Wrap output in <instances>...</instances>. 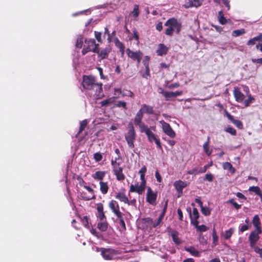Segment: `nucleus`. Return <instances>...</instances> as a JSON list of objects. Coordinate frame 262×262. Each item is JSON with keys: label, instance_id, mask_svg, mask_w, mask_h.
Listing matches in <instances>:
<instances>
[{"label": "nucleus", "instance_id": "1", "mask_svg": "<svg viewBox=\"0 0 262 262\" xmlns=\"http://www.w3.org/2000/svg\"><path fill=\"white\" fill-rule=\"evenodd\" d=\"M82 84L84 89L93 91L96 99H100L104 96L102 83L97 82L93 76H83Z\"/></svg>", "mask_w": 262, "mask_h": 262}, {"label": "nucleus", "instance_id": "2", "mask_svg": "<svg viewBox=\"0 0 262 262\" xmlns=\"http://www.w3.org/2000/svg\"><path fill=\"white\" fill-rule=\"evenodd\" d=\"M127 132L125 134V139L128 146L130 148L135 147L134 142L136 140V134L134 125L132 123H129L127 127Z\"/></svg>", "mask_w": 262, "mask_h": 262}, {"label": "nucleus", "instance_id": "3", "mask_svg": "<svg viewBox=\"0 0 262 262\" xmlns=\"http://www.w3.org/2000/svg\"><path fill=\"white\" fill-rule=\"evenodd\" d=\"M96 251L100 252L102 257L107 260L116 258L118 255V251L112 248L96 247Z\"/></svg>", "mask_w": 262, "mask_h": 262}, {"label": "nucleus", "instance_id": "4", "mask_svg": "<svg viewBox=\"0 0 262 262\" xmlns=\"http://www.w3.org/2000/svg\"><path fill=\"white\" fill-rule=\"evenodd\" d=\"M159 123L161 124L163 132L166 135L171 138H174L176 137V134L175 132L168 123L165 122L164 120H160Z\"/></svg>", "mask_w": 262, "mask_h": 262}, {"label": "nucleus", "instance_id": "5", "mask_svg": "<svg viewBox=\"0 0 262 262\" xmlns=\"http://www.w3.org/2000/svg\"><path fill=\"white\" fill-rule=\"evenodd\" d=\"M261 232L262 230H254L250 233L248 237L250 247H254V246L259 239V234Z\"/></svg>", "mask_w": 262, "mask_h": 262}, {"label": "nucleus", "instance_id": "6", "mask_svg": "<svg viewBox=\"0 0 262 262\" xmlns=\"http://www.w3.org/2000/svg\"><path fill=\"white\" fill-rule=\"evenodd\" d=\"M147 137L149 142L152 143L155 142L156 144L157 148L159 149H162V145L161 144L160 140L157 135L154 134L151 130H149L147 134H145Z\"/></svg>", "mask_w": 262, "mask_h": 262}, {"label": "nucleus", "instance_id": "7", "mask_svg": "<svg viewBox=\"0 0 262 262\" xmlns=\"http://www.w3.org/2000/svg\"><path fill=\"white\" fill-rule=\"evenodd\" d=\"M165 26L171 28L174 31H176L177 33H179L181 29V25L178 23L177 20L174 18L169 19L165 23Z\"/></svg>", "mask_w": 262, "mask_h": 262}, {"label": "nucleus", "instance_id": "8", "mask_svg": "<svg viewBox=\"0 0 262 262\" xmlns=\"http://www.w3.org/2000/svg\"><path fill=\"white\" fill-rule=\"evenodd\" d=\"M98 46V45H96V46L94 47L93 52L98 53L99 57L101 59L107 58L111 51V48L107 47L99 51Z\"/></svg>", "mask_w": 262, "mask_h": 262}, {"label": "nucleus", "instance_id": "9", "mask_svg": "<svg viewBox=\"0 0 262 262\" xmlns=\"http://www.w3.org/2000/svg\"><path fill=\"white\" fill-rule=\"evenodd\" d=\"M157 196V193L152 191L150 187H148L146 197V201L152 205H155L156 204Z\"/></svg>", "mask_w": 262, "mask_h": 262}, {"label": "nucleus", "instance_id": "10", "mask_svg": "<svg viewBox=\"0 0 262 262\" xmlns=\"http://www.w3.org/2000/svg\"><path fill=\"white\" fill-rule=\"evenodd\" d=\"M145 187L143 185H142L141 183L139 184L138 182H137L135 184L130 185L129 192H137L139 194H142L145 191Z\"/></svg>", "mask_w": 262, "mask_h": 262}, {"label": "nucleus", "instance_id": "11", "mask_svg": "<svg viewBox=\"0 0 262 262\" xmlns=\"http://www.w3.org/2000/svg\"><path fill=\"white\" fill-rule=\"evenodd\" d=\"M108 206L111 211L116 216H120L122 213L120 211V207L118 202L115 200H111L108 203Z\"/></svg>", "mask_w": 262, "mask_h": 262}, {"label": "nucleus", "instance_id": "12", "mask_svg": "<svg viewBox=\"0 0 262 262\" xmlns=\"http://www.w3.org/2000/svg\"><path fill=\"white\" fill-rule=\"evenodd\" d=\"M85 42L86 44H88V46L85 47L84 46L83 50H82V53L83 55H85L90 51H93V49L94 47L96 46L94 39H86Z\"/></svg>", "mask_w": 262, "mask_h": 262}, {"label": "nucleus", "instance_id": "13", "mask_svg": "<svg viewBox=\"0 0 262 262\" xmlns=\"http://www.w3.org/2000/svg\"><path fill=\"white\" fill-rule=\"evenodd\" d=\"M187 183L186 181L178 180L174 182L173 186L178 193V197L180 196L183 193V189L187 186Z\"/></svg>", "mask_w": 262, "mask_h": 262}, {"label": "nucleus", "instance_id": "14", "mask_svg": "<svg viewBox=\"0 0 262 262\" xmlns=\"http://www.w3.org/2000/svg\"><path fill=\"white\" fill-rule=\"evenodd\" d=\"M204 0H185L184 7L186 8L198 7L200 6Z\"/></svg>", "mask_w": 262, "mask_h": 262}, {"label": "nucleus", "instance_id": "15", "mask_svg": "<svg viewBox=\"0 0 262 262\" xmlns=\"http://www.w3.org/2000/svg\"><path fill=\"white\" fill-rule=\"evenodd\" d=\"M168 232L170 236L172 237L173 242L176 245H179L181 243L182 241L181 239L179 237V232L175 230L171 229L170 228H168Z\"/></svg>", "mask_w": 262, "mask_h": 262}, {"label": "nucleus", "instance_id": "16", "mask_svg": "<svg viewBox=\"0 0 262 262\" xmlns=\"http://www.w3.org/2000/svg\"><path fill=\"white\" fill-rule=\"evenodd\" d=\"M165 97L166 100H168L170 98H174L178 96H180L183 94L182 91H176L175 92H167V91H163L161 93Z\"/></svg>", "mask_w": 262, "mask_h": 262}, {"label": "nucleus", "instance_id": "17", "mask_svg": "<svg viewBox=\"0 0 262 262\" xmlns=\"http://www.w3.org/2000/svg\"><path fill=\"white\" fill-rule=\"evenodd\" d=\"M233 94L235 100L238 102H242L245 98L244 95L241 92L239 89L238 88H234L233 91Z\"/></svg>", "mask_w": 262, "mask_h": 262}, {"label": "nucleus", "instance_id": "18", "mask_svg": "<svg viewBox=\"0 0 262 262\" xmlns=\"http://www.w3.org/2000/svg\"><path fill=\"white\" fill-rule=\"evenodd\" d=\"M196 229V232L200 234H202L203 232L207 231L209 229L208 227L204 225H199V221H194L193 224H192Z\"/></svg>", "mask_w": 262, "mask_h": 262}, {"label": "nucleus", "instance_id": "19", "mask_svg": "<svg viewBox=\"0 0 262 262\" xmlns=\"http://www.w3.org/2000/svg\"><path fill=\"white\" fill-rule=\"evenodd\" d=\"M113 171L118 181H122L125 179L123 173V168L121 167L113 169Z\"/></svg>", "mask_w": 262, "mask_h": 262}, {"label": "nucleus", "instance_id": "20", "mask_svg": "<svg viewBox=\"0 0 262 262\" xmlns=\"http://www.w3.org/2000/svg\"><path fill=\"white\" fill-rule=\"evenodd\" d=\"M168 50V48L163 43H160L156 51V53L159 56H163L167 54Z\"/></svg>", "mask_w": 262, "mask_h": 262}, {"label": "nucleus", "instance_id": "21", "mask_svg": "<svg viewBox=\"0 0 262 262\" xmlns=\"http://www.w3.org/2000/svg\"><path fill=\"white\" fill-rule=\"evenodd\" d=\"M126 53L128 56L134 60H136V58H139V56L142 54L140 51L134 52L129 49H126Z\"/></svg>", "mask_w": 262, "mask_h": 262}, {"label": "nucleus", "instance_id": "22", "mask_svg": "<svg viewBox=\"0 0 262 262\" xmlns=\"http://www.w3.org/2000/svg\"><path fill=\"white\" fill-rule=\"evenodd\" d=\"M189 215L190 217L191 224H193L194 221H198V219H199V213L196 208H193L192 213L191 212V211L190 210Z\"/></svg>", "mask_w": 262, "mask_h": 262}, {"label": "nucleus", "instance_id": "23", "mask_svg": "<svg viewBox=\"0 0 262 262\" xmlns=\"http://www.w3.org/2000/svg\"><path fill=\"white\" fill-rule=\"evenodd\" d=\"M115 198L125 204L126 202H127L128 198L126 196L124 191H123L116 193Z\"/></svg>", "mask_w": 262, "mask_h": 262}, {"label": "nucleus", "instance_id": "24", "mask_svg": "<svg viewBox=\"0 0 262 262\" xmlns=\"http://www.w3.org/2000/svg\"><path fill=\"white\" fill-rule=\"evenodd\" d=\"M252 223L253 226L255 227L256 230H261V223L260 222L259 217L258 215H255L253 218Z\"/></svg>", "mask_w": 262, "mask_h": 262}, {"label": "nucleus", "instance_id": "25", "mask_svg": "<svg viewBox=\"0 0 262 262\" xmlns=\"http://www.w3.org/2000/svg\"><path fill=\"white\" fill-rule=\"evenodd\" d=\"M136 126L139 127V130L141 133H145L146 134L151 130L143 122L137 124Z\"/></svg>", "mask_w": 262, "mask_h": 262}, {"label": "nucleus", "instance_id": "26", "mask_svg": "<svg viewBox=\"0 0 262 262\" xmlns=\"http://www.w3.org/2000/svg\"><path fill=\"white\" fill-rule=\"evenodd\" d=\"M105 175V172L104 171H97L92 174V177L97 180L102 181Z\"/></svg>", "mask_w": 262, "mask_h": 262}, {"label": "nucleus", "instance_id": "27", "mask_svg": "<svg viewBox=\"0 0 262 262\" xmlns=\"http://www.w3.org/2000/svg\"><path fill=\"white\" fill-rule=\"evenodd\" d=\"M97 228L101 231H105L108 228V223L106 220L100 221L97 224Z\"/></svg>", "mask_w": 262, "mask_h": 262}, {"label": "nucleus", "instance_id": "28", "mask_svg": "<svg viewBox=\"0 0 262 262\" xmlns=\"http://www.w3.org/2000/svg\"><path fill=\"white\" fill-rule=\"evenodd\" d=\"M143 116V113L140 110H139L137 112V113L136 115L135 118H134V123H135V125H136L137 124H138L142 122Z\"/></svg>", "mask_w": 262, "mask_h": 262}, {"label": "nucleus", "instance_id": "29", "mask_svg": "<svg viewBox=\"0 0 262 262\" xmlns=\"http://www.w3.org/2000/svg\"><path fill=\"white\" fill-rule=\"evenodd\" d=\"M223 168L225 170H228L231 173L233 174L235 172V169L233 167L231 164L229 162H225L223 164Z\"/></svg>", "mask_w": 262, "mask_h": 262}, {"label": "nucleus", "instance_id": "30", "mask_svg": "<svg viewBox=\"0 0 262 262\" xmlns=\"http://www.w3.org/2000/svg\"><path fill=\"white\" fill-rule=\"evenodd\" d=\"M140 110L143 113V114L146 113L150 114L153 113L152 107L145 104L142 105L141 108Z\"/></svg>", "mask_w": 262, "mask_h": 262}, {"label": "nucleus", "instance_id": "31", "mask_svg": "<svg viewBox=\"0 0 262 262\" xmlns=\"http://www.w3.org/2000/svg\"><path fill=\"white\" fill-rule=\"evenodd\" d=\"M209 137L207 138V140L204 143L203 147L205 152L208 156H210L212 150L209 149Z\"/></svg>", "mask_w": 262, "mask_h": 262}, {"label": "nucleus", "instance_id": "32", "mask_svg": "<svg viewBox=\"0 0 262 262\" xmlns=\"http://www.w3.org/2000/svg\"><path fill=\"white\" fill-rule=\"evenodd\" d=\"M249 191L254 192L255 194L259 196L262 199V193L260 188L258 186H251L249 188Z\"/></svg>", "mask_w": 262, "mask_h": 262}, {"label": "nucleus", "instance_id": "33", "mask_svg": "<svg viewBox=\"0 0 262 262\" xmlns=\"http://www.w3.org/2000/svg\"><path fill=\"white\" fill-rule=\"evenodd\" d=\"M100 189L102 194L107 193L108 189L107 183L102 181L100 182Z\"/></svg>", "mask_w": 262, "mask_h": 262}, {"label": "nucleus", "instance_id": "34", "mask_svg": "<svg viewBox=\"0 0 262 262\" xmlns=\"http://www.w3.org/2000/svg\"><path fill=\"white\" fill-rule=\"evenodd\" d=\"M186 250L195 257H198L200 255V252L193 247L187 248L186 249Z\"/></svg>", "mask_w": 262, "mask_h": 262}, {"label": "nucleus", "instance_id": "35", "mask_svg": "<svg viewBox=\"0 0 262 262\" xmlns=\"http://www.w3.org/2000/svg\"><path fill=\"white\" fill-rule=\"evenodd\" d=\"M246 33V31L244 29H241L239 30H234L232 33V36L233 37H238Z\"/></svg>", "mask_w": 262, "mask_h": 262}, {"label": "nucleus", "instance_id": "36", "mask_svg": "<svg viewBox=\"0 0 262 262\" xmlns=\"http://www.w3.org/2000/svg\"><path fill=\"white\" fill-rule=\"evenodd\" d=\"M234 231V228H230L229 229L225 231L224 234V238L226 239H229Z\"/></svg>", "mask_w": 262, "mask_h": 262}, {"label": "nucleus", "instance_id": "37", "mask_svg": "<svg viewBox=\"0 0 262 262\" xmlns=\"http://www.w3.org/2000/svg\"><path fill=\"white\" fill-rule=\"evenodd\" d=\"M88 124V122L86 119H85L84 120H82L80 122V127L78 130V132L77 134H79L80 133H81L84 128L86 127Z\"/></svg>", "mask_w": 262, "mask_h": 262}, {"label": "nucleus", "instance_id": "38", "mask_svg": "<svg viewBox=\"0 0 262 262\" xmlns=\"http://www.w3.org/2000/svg\"><path fill=\"white\" fill-rule=\"evenodd\" d=\"M261 37V35H259L258 36H257L256 37H253V38L250 39L248 42L247 45L248 46H252L254 45L255 43V42L256 41H258L260 40V39Z\"/></svg>", "mask_w": 262, "mask_h": 262}, {"label": "nucleus", "instance_id": "39", "mask_svg": "<svg viewBox=\"0 0 262 262\" xmlns=\"http://www.w3.org/2000/svg\"><path fill=\"white\" fill-rule=\"evenodd\" d=\"M131 14L133 15L135 18H136L138 16L139 14V9L138 5H134V9L132 11Z\"/></svg>", "mask_w": 262, "mask_h": 262}, {"label": "nucleus", "instance_id": "40", "mask_svg": "<svg viewBox=\"0 0 262 262\" xmlns=\"http://www.w3.org/2000/svg\"><path fill=\"white\" fill-rule=\"evenodd\" d=\"M114 98L111 97V98H110L108 99H105V100H104L103 101H102L101 102V104L102 106H107L110 104L113 103L114 102Z\"/></svg>", "mask_w": 262, "mask_h": 262}, {"label": "nucleus", "instance_id": "41", "mask_svg": "<svg viewBox=\"0 0 262 262\" xmlns=\"http://www.w3.org/2000/svg\"><path fill=\"white\" fill-rule=\"evenodd\" d=\"M219 21L220 24L224 25L226 23V19L224 17L223 12L220 11L219 12Z\"/></svg>", "mask_w": 262, "mask_h": 262}, {"label": "nucleus", "instance_id": "42", "mask_svg": "<svg viewBox=\"0 0 262 262\" xmlns=\"http://www.w3.org/2000/svg\"><path fill=\"white\" fill-rule=\"evenodd\" d=\"M218 236L216 234L215 230L214 228L212 230V244L214 246H216L217 244Z\"/></svg>", "mask_w": 262, "mask_h": 262}, {"label": "nucleus", "instance_id": "43", "mask_svg": "<svg viewBox=\"0 0 262 262\" xmlns=\"http://www.w3.org/2000/svg\"><path fill=\"white\" fill-rule=\"evenodd\" d=\"M202 213L205 216L209 215L211 213V210L207 207H202L201 208Z\"/></svg>", "mask_w": 262, "mask_h": 262}, {"label": "nucleus", "instance_id": "44", "mask_svg": "<svg viewBox=\"0 0 262 262\" xmlns=\"http://www.w3.org/2000/svg\"><path fill=\"white\" fill-rule=\"evenodd\" d=\"M249 226L248 224L246 225H240L238 227L239 234L243 232L248 230Z\"/></svg>", "mask_w": 262, "mask_h": 262}, {"label": "nucleus", "instance_id": "45", "mask_svg": "<svg viewBox=\"0 0 262 262\" xmlns=\"http://www.w3.org/2000/svg\"><path fill=\"white\" fill-rule=\"evenodd\" d=\"M121 163V162L116 161V159H112L111 160V165L113 166V169L120 167Z\"/></svg>", "mask_w": 262, "mask_h": 262}, {"label": "nucleus", "instance_id": "46", "mask_svg": "<svg viewBox=\"0 0 262 262\" xmlns=\"http://www.w3.org/2000/svg\"><path fill=\"white\" fill-rule=\"evenodd\" d=\"M116 45L120 49V51L122 53V54H123L125 48L123 44L121 42H120L118 39H117L116 41Z\"/></svg>", "mask_w": 262, "mask_h": 262}, {"label": "nucleus", "instance_id": "47", "mask_svg": "<svg viewBox=\"0 0 262 262\" xmlns=\"http://www.w3.org/2000/svg\"><path fill=\"white\" fill-rule=\"evenodd\" d=\"M254 100V98L251 95H249L248 96V99H246L244 101V104L246 107H247L249 105V104L252 102V101Z\"/></svg>", "mask_w": 262, "mask_h": 262}, {"label": "nucleus", "instance_id": "48", "mask_svg": "<svg viewBox=\"0 0 262 262\" xmlns=\"http://www.w3.org/2000/svg\"><path fill=\"white\" fill-rule=\"evenodd\" d=\"M90 232L93 235H94V236L97 237L98 238L100 239L102 237V235L101 233L97 231L95 229L92 228L90 230Z\"/></svg>", "mask_w": 262, "mask_h": 262}, {"label": "nucleus", "instance_id": "49", "mask_svg": "<svg viewBox=\"0 0 262 262\" xmlns=\"http://www.w3.org/2000/svg\"><path fill=\"white\" fill-rule=\"evenodd\" d=\"M123 214L122 213L121 214V215L120 216H116L117 217V218L119 219V224L120 225V226L124 229H125V223L123 220Z\"/></svg>", "mask_w": 262, "mask_h": 262}, {"label": "nucleus", "instance_id": "50", "mask_svg": "<svg viewBox=\"0 0 262 262\" xmlns=\"http://www.w3.org/2000/svg\"><path fill=\"white\" fill-rule=\"evenodd\" d=\"M83 45V37L81 36H79L77 39L76 46L77 48H81Z\"/></svg>", "mask_w": 262, "mask_h": 262}, {"label": "nucleus", "instance_id": "51", "mask_svg": "<svg viewBox=\"0 0 262 262\" xmlns=\"http://www.w3.org/2000/svg\"><path fill=\"white\" fill-rule=\"evenodd\" d=\"M200 173H201V172H200L199 168H194L187 171V173L189 174L196 175Z\"/></svg>", "mask_w": 262, "mask_h": 262}, {"label": "nucleus", "instance_id": "52", "mask_svg": "<svg viewBox=\"0 0 262 262\" xmlns=\"http://www.w3.org/2000/svg\"><path fill=\"white\" fill-rule=\"evenodd\" d=\"M94 159L96 162H99L102 159V155L100 152H96L94 155Z\"/></svg>", "mask_w": 262, "mask_h": 262}, {"label": "nucleus", "instance_id": "53", "mask_svg": "<svg viewBox=\"0 0 262 262\" xmlns=\"http://www.w3.org/2000/svg\"><path fill=\"white\" fill-rule=\"evenodd\" d=\"M225 130L232 135H236V131L234 128L232 127H228L225 128Z\"/></svg>", "mask_w": 262, "mask_h": 262}, {"label": "nucleus", "instance_id": "54", "mask_svg": "<svg viewBox=\"0 0 262 262\" xmlns=\"http://www.w3.org/2000/svg\"><path fill=\"white\" fill-rule=\"evenodd\" d=\"M81 222L82 224L87 228H90L89 224V219L87 216H84L82 219Z\"/></svg>", "mask_w": 262, "mask_h": 262}, {"label": "nucleus", "instance_id": "55", "mask_svg": "<svg viewBox=\"0 0 262 262\" xmlns=\"http://www.w3.org/2000/svg\"><path fill=\"white\" fill-rule=\"evenodd\" d=\"M228 203L232 205L237 210L239 209L241 207V205L238 204L233 199L229 200Z\"/></svg>", "mask_w": 262, "mask_h": 262}, {"label": "nucleus", "instance_id": "56", "mask_svg": "<svg viewBox=\"0 0 262 262\" xmlns=\"http://www.w3.org/2000/svg\"><path fill=\"white\" fill-rule=\"evenodd\" d=\"M237 128L239 129H242L243 127V125L242 122L239 120H235L233 123Z\"/></svg>", "mask_w": 262, "mask_h": 262}, {"label": "nucleus", "instance_id": "57", "mask_svg": "<svg viewBox=\"0 0 262 262\" xmlns=\"http://www.w3.org/2000/svg\"><path fill=\"white\" fill-rule=\"evenodd\" d=\"M199 241L201 244L206 245L207 244V241L202 234H199Z\"/></svg>", "mask_w": 262, "mask_h": 262}, {"label": "nucleus", "instance_id": "58", "mask_svg": "<svg viewBox=\"0 0 262 262\" xmlns=\"http://www.w3.org/2000/svg\"><path fill=\"white\" fill-rule=\"evenodd\" d=\"M149 57L148 56H146L143 61V65L145 68H149Z\"/></svg>", "mask_w": 262, "mask_h": 262}, {"label": "nucleus", "instance_id": "59", "mask_svg": "<svg viewBox=\"0 0 262 262\" xmlns=\"http://www.w3.org/2000/svg\"><path fill=\"white\" fill-rule=\"evenodd\" d=\"M252 248L254 249V251L258 254L259 256L262 257V248H260L257 246H254V247H251Z\"/></svg>", "mask_w": 262, "mask_h": 262}, {"label": "nucleus", "instance_id": "60", "mask_svg": "<svg viewBox=\"0 0 262 262\" xmlns=\"http://www.w3.org/2000/svg\"><path fill=\"white\" fill-rule=\"evenodd\" d=\"M149 75H150L149 68H145V72L144 73L142 74V76L143 78H145V79H148V78L149 76Z\"/></svg>", "mask_w": 262, "mask_h": 262}, {"label": "nucleus", "instance_id": "61", "mask_svg": "<svg viewBox=\"0 0 262 262\" xmlns=\"http://www.w3.org/2000/svg\"><path fill=\"white\" fill-rule=\"evenodd\" d=\"M95 36L97 41L99 42H101V33L95 31Z\"/></svg>", "mask_w": 262, "mask_h": 262}, {"label": "nucleus", "instance_id": "62", "mask_svg": "<svg viewBox=\"0 0 262 262\" xmlns=\"http://www.w3.org/2000/svg\"><path fill=\"white\" fill-rule=\"evenodd\" d=\"M212 165V163H211L210 165H206L203 167H200V172L201 173H204L206 171L207 169Z\"/></svg>", "mask_w": 262, "mask_h": 262}, {"label": "nucleus", "instance_id": "63", "mask_svg": "<svg viewBox=\"0 0 262 262\" xmlns=\"http://www.w3.org/2000/svg\"><path fill=\"white\" fill-rule=\"evenodd\" d=\"M116 106L117 107H121L124 108H126V103L125 102H124V101H118V103L116 104Z\"/></svg>", "mask_w": 262, "mask_h": 262}, {"label": "nucleus", "instance_id": "64", "mask_svg": "<svg viewBox=\"0 0 262 262\" xmlns=\"http://www.w3.org/2000/svg\"><path fill=\"white\" fill-rule=\"evenodd\" d=\"M97 217L99 218L100 221L106 220L105 216L104 215V212H100L98 213Z\"/></svg>", "mask_w": 262, "mask_h": 262}]
</instances>
